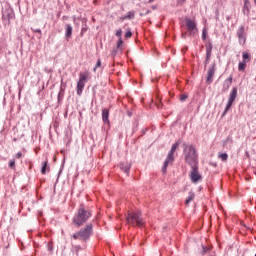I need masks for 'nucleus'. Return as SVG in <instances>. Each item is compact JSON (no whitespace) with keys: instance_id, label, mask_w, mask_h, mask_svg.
Here are the masks:
<instances>
[{"instance_id":"nucleus-17","label":"nucleus","mask_w":256,"mask_h":256,"mask_svg":"<svg viewBox=\"0 0 256 256\" xmlns=\"http://www.w3.org/2000/svg\"><path fill=\"white\" fill-rule=\"evenodd\" d=\"M102 121L103 123H109V109L107 108L102 110Z\"/></svg>"},{"instance_id":"nucleus-5","label":"nucleus","mask_w":256,"mask_h":256,"mask_svg":"<svg viewBox=\"0 0 256 256\" xmlns=\"http://www.w3.org/2000/svg\"><path fill=\"white\" fill-rule=\"evenodd\" d=\"M177 147H179V141L174 143L168 152V155L164 161L163 167H162V173H167V167H169V164L173 163L175 161V151H177Z\"/></svg>"},{"instance_id":"nucleus-20","label":"nucleus","mask_w":256,"mask_h":256,"mask_svg":"<svg viewBox=\"0 0 256 256\" xmlns=\"http://www.w3.org/2000/svg\"><path fill=\"white\" fill-rule=\"evenodd\" d=\"M47 169H49V161L42 162L41 174L45 175L47 173Z\"/></svg>"},{"instance_id":"nucleus-21","label":"nucleus","mask_w":256,"mask_h":256,"mask_svg":"<svg viewBox=\"0 0 256 256\" xmlns=\"http://www.w3.org/2000/svg\"><path fill=\"white\" fill-rule=\"evenodd\" d=\"M193 199H195V193L189 192L188 197L185 200V205H189Z\"/></svg>"},{"instance_id":"nucleus-15","label":"nucleus","mask_w":256,"mask_h":256,"mask_svg":"<svg viewBox=\"0 0 256 256\" xmlns=\"http://www.w3.org/2000/svg\"><path fill=\"white\" fill-rule=\"evenodd\" d=\"M120 169L126 173V175H129V171H131V164L128 162H122L120 163Z\"/></svg>"},{"instance_id":"nucleus-16","label":"nucleus","mask_w":256,"mask_h":256,"mask_svg":"<svg viewBox=\"0 0 256 256\" xmlns=\"http://www.w3.org/2000/svg\"><path fill=\"white\" fill-rule=\"evenodd\" d=\"M71 35H73V26H71V24H66L65 37H67L69 39V38H71Z\"/></svg>"},{"instance_id":"nucleus-10","label":"nucleus","mask_w":256,"mask_h":256,"mask_svg":"<svg viewBox=\"0 0 256 256\" xmlns=\"http://www.w3.org/2000/svg\"><path fill=\"white\" fill-rule=\"evenodd\" d=\"M237 37L240 45H245L247 41V36L245 34V26H240L237 30Z\"/></svg>"},{"instance_id":"nucleus-33","label":"nucleus","mask_w":256,"mask_h":256,"mask_svg":"<svg viewBox=\"0 0 256 256\" xmlns=\"http://www.w3.org/2000/svg\"><path fill=\"white\" fill-rule=\"evenodd\" d=\"M21 157H23V153L22 152H18L16 154V159H21Z\"/></svg>"},{"instance_id":"nucleus-23","label":"nucleus","mask_w":256,"mask_h":256,"mask_svg":"<svg viewBox=\"0 0 256 256\" xmlns=\"http://www.w3.org/2000/svg\"><path fill=\"white\" fill-rule=\"evenodd\" d=\"M245 67H247V62L242 61L238 65V71H245Z\"/></svg>"},{"instance_id":"nucleus-39","label":"nucleus","mask_w":256,"mask_h":256,"mask_svg":"<svg viewBox=\"0 0 256 256\" xmlns=\"http://www.w3.org/2000/svg\"><path fill=\"white\" fill-rule=\"evenodd\" d=\"M152 9H156V7H155V6H153V7H152Z\"/></svg>"},{"instance_id":"nucleus-2","label":"nucleus","mask_w":256,"mask_h":256,"mask_svg":"<svg viewBox=\"0 0 256 256\" xmlns=\"http://www.w3.org/2000/svg\"><path fill=\"white\" fill-rule=\"evenodd\" d=\"M89 217H91V211L87 210L85 205L81 204L78 212L73 217V223L76 227H81L87 223Z\"/></svg>"},{"instance_id":"nucleus-22","label":"nucleus","mask_w":256,"mask_h":256,"mask_svg":"<svg viewBox=\"0 0 256 256\" xmlns=\"http://www.w3.org/2000/svg\"><path fill=\"white\" fill-rule=\"evenodd\" d=\"M242 57H243V61L246 63H249V61H251V55H249L248 52H243Z\"/></svg>"},{"instance_id":"nucleus-30","label":"nucleus","mask_w":256,"mask_h":256,"mask_svg":"<svg viewBox=\"0 0 256 256\" xmlns=\"http://www.w3.org/2000/svg\"><path fill=\"white\" fill-rule=\"evenodd\" d=\"M123 45V39L119 38V40L117 41V47L118 49H120V47Z\"/></svg>"},{"instance_id":"nucleus-12","label":"nucleus","mask_w":256,"mask_h":256,"mask_svg":"<svg viewBox=\"0 0 256 256\" xmlns=\"http://www.w3.org/2000/svg\"><path fill=\"white\" fill-rule=\"evenodd\" d=\"M206 58H205V65H209V61H211V55L213 51V44L211 42H208L206 45Z\"/></svg>"},{"instance_id":"nucleus-4","label":"nucleus","mask_w":256,"mask_h":256,"mask_svg":"<svg viewBox=\"0 0 256 256\" xmlns=\"http://www.w3.org/2000/svg\"><path fill=\"white\" fill-rule=\"evenodd\" d=\"M93 233V224H88L85 228L73 234V239H79V241H87Z\"/></svg>"},{"instance_id":"nucleus-18","label":"nucleus","mask_w":256,"mask_h":256,"mask_svg":"<svg viewBox=\"0 0 256 256\" xmlns=\"http://www.w3.org/2000/svg\"><path fill=\"white\" fill-rule=\"evenodd\" d=\"M126 19H135V12L129 11L126 15L120 18V21H125Z\"/></svg>"},{"instance_id":"nucleus-7","label":"nucleus","mask_w":256,"mask_h":256,"mask_svg":"<svg viewBox=\"0 0 256 256\" xmlns=\"http://www.w3.org/2000/svg\"><path fill=\"white\" fill-rule=\"evenodd\" d=\"M236 99H237V87H233L229 94L226 107L222 113L223 117H224V115H227V113L229 112V109H231V107H232L233 103H235Z\"/></svg>"},{"instance_id":"nucleus-24","label":"nucleus","mask_w":256,"mask_h":256,"mask_svg":"<svg viewBox=\"0 0 256 256\" xmlns=\"http://www.w3.org/2000/svg\"><path fill=\"white\" fill-rule=\"evenodd\" d=\"M218 157L221 161H227V159H229V155H227V153H220Z\"/></svg>"},{"instance_id":"nucleus-29","label":"nucleus","mask_w":256,"mask_h":256,"mask_svg":"<svg viewBox=\"0 0 256 256\" xmlns=\"http://www.w3.org/2000/svg\"><path fill=\"white\" fill-rule=\"evenodd\" d=\"M9 167H10L11 169H13V168L15 167V159H11V160L9 161Z\"/></svg>"},{"instance_id":"nucleus-28","label":"nucleus","mask_w":256,"mask_h":256,"mask_svg":"<svg viewBox=\"0 0 256 256\" xmlns=\"http://www.w3.org/2000/svg\"><path fill=\"white\" fill-rule=\"evenodd\" d=\"M132 36H133V33L131 32V30H128L125 34L126 39H130V37Z\"/></svg>"},{"instance_id":"nucleus-13","label":"nucleus","mask_w":256,"mask_h":256,"mask_svg":"<svg viewBox=\"0 0 256 256\" xmlns=\"http://www.w3.org/2000/svg\"><path fill=\"white\" fill-rule=\"evenodd\" d=\"M233 84V76L230 75L223 83L222 91L223 93H227L229 91V88Z\"/></svg>"},{"instance_id":"nucleus-14","label":"nucleus","mask_w":256,"mask_h":256,"mask_svg":"<svg viewBox=\"0 0 256 256\" xmlns=\"http://www.w3.org/2000/svg\"><path fill=\"white\" fill-rule=\"evenodd\" d=\"M3 21H8V23L11 21V19H15V14L13 11L9 10L3 13L2 15Z\"/></svg>"},{"instance_id":"nucleus-25","label":"nucleus","mask_w":256,"mask_h":256,"mask_svg":"<svg viewBox=\"0 0 256 256\" xmlns=\"http://www.w3.org/2000/svg\"><path fill=\"white\" fill-rule=\"evenodd\" d=\"M202 39H203V41H205V39H207V29L206 28H204L202 30Z\"/></svg>"},{"instance_id":"nucleus-11","label":"nucleus","mask_w":256,"mask_h":256,"mask_svg":"<svg viewBox=\"0 0 256 256\" xmlns=\"http://www.w3.org/2000/svg\"><path fill=\"white\" fill-rule=\"evenodd\" d=\"M216 67L217 65L213 63L211 67L208 68L207 77H206V83H208V85H211V83H213V77L215 75Z\"/></svg>"},{"instance_id":"nucleus-6","label":"nucleus","mask_w":256,"mask_h":256,"mask_svg":"<svg viewBox=\"0 0 256 256\" xmlns=\"http://www.w3.org/2000/svg\"><path fill=\"white\" fill-rule=\"evenodd\" d=\"M89 81V72H80L79 80L77 82L76 91L77 95H83V89H85V83Z\"/></svg>"},{"instance_id":"nucleus-19","label":"nucleus","mask_w":256,"mask_h":256,"mask_svg":"<svg viewBox=\"0 0 256 256\" xmlns=\"http://www.w3.org/2000/svg\"><path fill=\"white\" fill-rule=\"evenodd\" d=\"M249 9H251V2H249L248 0H245L244 8H243L244 15H249Z\"/></svg>"},{"instance_id":"nucleus-9","label":"nucleus","mask_w":256,"mask_h":256,"mask_svg":"<svg viewBox=\"0 0 256 256\" xmlns=\"http://www.w3.org/2000/svg\"><path fill=\"white\" fill-rule=\"evenodd\" d=\"M190 179L193 183H199L201 181V174L199 173V164L191 166Z\"/></svg>"},{"instance_id":"nucleus-41","label":"nucleus","mask_w":256,"mask_h":256,"mask_svg":"<svg viewBox=\"0 0 256 256\" xmlns=\"http://www.w3.org/2000/svg\"><path fill=\"white\" fill-rule=\"evenodd\" d=\"M254 256H256V254Z\"/></svg>"},{"instance_id":"nucleus-37","label":"nucleus","mask_w":256,"mask_h":256,"mask_svg":"<svg viewBox=\"0 0 256 256\" xmlns=\"http://www.w3.org/2000/svg\"><path fill=\"white\" fill-rule=\"evenodd\" d=\"M149 13H150V11H149V10H147V11H146V15H147V14H149Z\"/></svg>"},{"instance_id":"nucleus-35","label":"nucleus","mask_w":256,"mask_h":256,"mask_svg":"<svg viewBox=\"0 0 256 256\" xmlns=\"http://www.w3.org/2000/svg\"><path fill=\"white\" fill-rule=\"evenodd\" d=\"M33 32L34 33H39L41 35V29H34Z\"/></svg>"},{"instance_id":"nucleus-34","label":"nucleus","mask_w":256,"mask_h":256,"mask_svg":"<svg viewBox=\"0 0 256 256\" xmlns=\"http://www.w3.org/2000/svg\"><path fill=\"white\" fill-rule=\"evenodd\" d=\"M205 253H207V248H205V246H203V248H202V255H205Z\"/></svg>"},{"instance_id":"nucleus-31","label":"nucleus","mask_w":256,"mask_h":256,"mask_svg":"<svg viewBox=\"0 0 256 256\" xmlns=\"http://www.w3.org/2000/svg\"><path fill=\"white\" fill-rule=\"evenodd\" d=\"M187 100V94H182L181 96H180V101H186Z\"/></svg>"},{"instance_id":"nucleus-3","label":"nucleus","mask_w":256,"mask_h":256,"mask_svg":"<svg viewBox=\"0 0 256 256\" xmlns=\"http://www.w3.org/2000/svg\"><path fill=\"white\" fill-rule=\"evenodd\" d=\"M126 220L128 225H132V227H143V225H145V220H143L140 211L129 212Z\"/></svg>"},{"instance_id":"nucleus-36","label":"nucleus","mask_w":256,"mask_h":256,"mask_svg":"<svg viewBox=\"0 0 256 256\" xmlns=\"http://www.w3.org/2000/svg\"><path fill=\"white\" fill-rule=\"evenodd\" d=\"M85 31H87V29H85V28H82V33H85Z\"/></svg>"},{"instance_id":"nucleus-32","label":"nucleus","mask_w":256,"mask_h":256,"mask_svg":"<svg viewBox=\"0 0 256 256\" xmlns=\"http://www.w3.org/2000/svg\"><path fill=\"white\" fill-rule=\"evenodd\" d=\"M187 0H177V5H184Z\"/></svg>"},{"instance_id":"nucleus-27","label":"nucleus","mask_w":256,"mask_h":256,"mask_svg":"<svg viewBox=\"0 0 256 256\" xmlns=\"http://www.w3.org/2000/svg\"><path fill=\"white\" fill-rule=\"evenodd\" d=\"M122 33H123V30H121V28L116 30V37H119V39H121Z\"/></svg>"},{"instance_id":"nucleus-38","label":"nucleus","mask_w":256,"mask_h":256,"mask_svg":"<svg viewBox=\"0 0 256 256\" xmlns=\"http://www.w3.org/2000/svg\"><path fill=\"white\" fill-rule=\"evenodd\" d=\"M149 3H153V0H149Z\"/></svg>"},{"instance_id":"nucleus-1","label":"nucleus","mask_w":256,"mask_h":256,"mask_svg":"<svg viewBox=\"0 0 256 256\" xmlns=\"http://www.w3.org/2000/svg\"><path fill=\"white\" fill-rule=\"evenodd\" d=\"M183 156L188 165H199V154L193 144H183Z\"/></svg>"},{"instance_id":"nucleus-40","label":"nucleus","mask_w":256,"mask_h":256,"mask_svg":"<svg viewBox=\"0 0 256 256\" xmlns=\"http://www.w3.org/2000/svg\"><path fill=\"white\" fill-rule=\"evenodd\" d=\"M182 37H183V38H185V35H184V34H182Z\"/></svg>"},{"instance_id":"nucleus-26","label":"nucleus","mask_w":256,"mask_h":256,"mask_svg":"<svg viewBox=\"0 0 256 256\" xmlns=\"http://www.w3.org/2000/svg\"><path fill=\"white\" fill-rule=\"evenodd\" d=\"M98 67H101V59H98V60H97V63H96V65H95L93 71H94V72L97 71V68H98Z\"/></svg>"},{"instance_id":"nucleus-8","label":"nucleus","mask_w":256,"mask_h":256,"mask_svg":"<svg viewBox=\"0 0 256 256\" xmlns=\"http://www.w3.org/2000/svg\"><path fill=\"white\" fill-rule=\"evenodd\" d=\"M185 23L189 36L193 37V35H195V33L198 31L197 22H195V20H191V18H185Z\"/></svg>"}]
</instances>
